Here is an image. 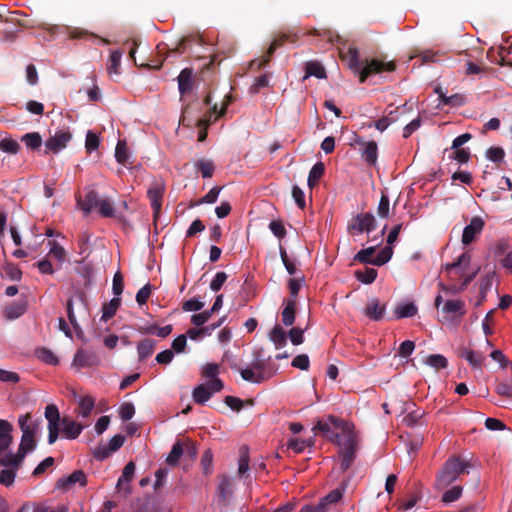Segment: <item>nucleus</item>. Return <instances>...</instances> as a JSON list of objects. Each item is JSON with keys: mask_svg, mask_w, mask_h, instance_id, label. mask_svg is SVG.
Segmentation results:
<instances>
[{"mask_svg": "<svg viewBox=\"0 0 512 512\" xmlns=\"http://www.w3.org/2000/svg\"><path fill=\"white\" fill-rule=\"evenodd\" d=\"M484 221L481 217L475 216L470 220V223L464 228L462 234V243L469 245L475 238L480 235L484 228Z\"/></svg>", "mask_w": 512, "mask_h": 512, "instance_id": "nucleus-9", "label": "nucleus"}, {"mask_svg": "<svg viewBox=\"0 0 512 512\" xmlns=\"http://www.w3.org/2000/svg\"><path fill=\"white\" fill-rule=\"evenodd\" d=\"M76 484H78L81 487L86 486L87 477L83 470H76L70 475L58 479L56 486L57 488L67 491Z\"/></svg>", "mask_w": 512, "mask_h": 512, "instance_id": "nucleus-10", "label": "nucleus"}, {"mask_svg": "<svg viewBox=\"0 0 512 512\" xmlns=\"http://www.w3.org/2000/svg\"><path fill=\"white\" fill-rule=\"evenodd\" d=\"M505 152L501 147H490L486 151V157L494 162V163H500L504 159Z\"/></svg>", "mask_w": 512, "mask_h": 512, "instance_id": "nucleus-55", "label": "nucleus"}, {"mask_svg": "<svg viewBox=\"0 0 512 512\" xmlns=\"http://www.w3.org/2000/svg\"><path fill=\"white\" fill-rule=\"evenodd\" d=\"M50 251L49 254L54 256L59 262H63L66 257L65 249L55 241H49Z\"/></svg>", "mask_w": 512, "mask_h": 512, "instance_id": "nucleus-56", "label": "nucleus"}, {"mask_svg": "<svg viewBox=\"0 0 512 512\" xmlns=\"http://www.w3.org/2000/svg\"><path fill=\"white\" fill-rule=\"evenodd\" d=\"M417 307L414 303L408 302L404 304H399L394 309V316L396 319L413 317L417 314Z\"/></svg>", "mask_w": 512, "mask_h": 512, "instance_id": "nucleus-26", "label": "nucleus"}, {"mask_svg": "<svg viewBox=\"0 0 512 512\" xmlns=\"http://www.w3.org/2000/svg\"><path fill=\"white\" fill-rule=\"evenodd\" d=\"M343 496V490L340 488L334 489L329 492L325 497L320 500V505H323V510L327 512L328 506L337 503Z\"/></svg>", "mask_w": 512, "mask_h": 512, "instance_id": "nucleus-40", "label": "nucleus"}, {"mask_svg": "<svg viewBox=\"0 0 512 512\" xmlns=\"http://www.w3.org/2000/svg\"><path fill=\"white\" fill-rule=\"evenodd\" d=\"M291 365L295 368L301 369V370H308L310 361L307 354H299L292 360Z\"/></svg>", "mask_w": 512, "mask_h": 512, "instance_id": "nucleus-62", "label": "nucleus"}, {"mask_svg": "<svg viewBox=\"0 0 512 512\" xmlns=\"http://www.w3.org/2000/svg\"><path fill=\"white\" fill-rule=\"evenodd\" d=\"M183 454L184 444L178 440L172 446V449L166 458V463L170 466H177Z\"/></svg>", "mask_w": 512, "mask_h": 512, "instance_id": "nucleus-30", "label": "nucleus"}, {"mask_svg": "<svg viewBox=\"0 0 512 512\" xmlns=\"http://www.w3.org/2000/svg\"><path fill=\"white\" fill-rule=\"evenodd\" d=\"M269 229L279 239H283L286 236V228L281 220L271 221Z\"/></svg>", "mask_w": 512, "mask_h": 512, "instance_id": "nucleus-57", "label": "nucleus"}, {"mask_svg": "<svg viewBox=\"0 0 512 512\" xmlns=\"http://www.w3.org/2000/svg\"><path fill=\"white\" fill-rule=\"evenodd\" d=\"M188 41V38L183 37L178 42L177 46L173 49H169L165 43H160L157 45V52L159 55H165V57H168L170 53H183L184 46L186 42Z\"/></svg>", "mask_w": 512, "mask_h": 512, "instance_id": "nucleus-39", "label": "nucleus"}, {"mask_svg": "<svg viewBox=\"0 0 512 512\" xmlns=\"http://www.w3.org/2000/svg\"><path fill=\"white\" fill-rule=\"evenodd\" d=\"M424 363L436 370L444 369L448 365L447 359L440 354H431L425 357Z\"/></svg>", "mask_w": 512, "mask_h": 512, "instance_id": "nucleus-41", "label": "nucleus"}, {"mask_svg": "<svg viewBox=\"0 0 512 512\" xmlns=\"http://www.w3.org/2000/svg\"><path fill=\"white\" fill-rule=\"evenodd\" d=\"M377 274V270L374 268H365L363 271H355L356 279L364 284L373 283L377 277Z\"/></svg>", "mask_w": 512, "mask_h": 512, "instance_id": "nucleus-42", "label": "nucleus"}, {"mask_svg": "<svg viewBox=\"0 0 512 512\" xmlns=\"http://www.w3.org/2000/svg\"><path fill=\"white\" fill-rule=\"evenodd\" d=\"M72 135L69 131L60 130L57 131L53 136L45 142V154L52 152L57 154L63 148L67 146V143L71 140Z\"/></svg>", "mask_w": 512, "mask_h": 512, "instance_id": "nucleus-8", "label": "nucleus"}, {"mask_svg": "<svg viewBox=\"0 0 512 512\" xmlns=\"http://www.w3.org/2000/svg\"><path fill=\"white\" fill-rule=\"evenodd\" d=\"M102 199L99 198L98 193L95 190H90L85 195L83 201H78V204L81 206V209L86 213H90L93 208L99 206V203Z\"/></svg>", "mask_w": 512, "mask_h": 512, "instance_id": "nucleus-20", "label": "nucleus"}, {"mask_svg": "<svg viewBox=\"0 0 512 512\" xmlns=\"http://www.w3.org/2000/svg\"><path fill=\"white\" fill-rule=\"evenodd\" d=\"M100 139L97 134L88 131L86 135L85 148L88 153L96 150L99 147Z\"/></svg>", "mask_w": 512, "mask_h": 512, "instance_id": "nucleus-54", "label": "nucleus"}, {"mask_svg": "<svg viewBox=\"0 0 512 512\" xmlns=\"http://www.w3.org/2000/svg\"><path fill=\"white\" fill-rule=\"evenodd\" d=\"M212 463H213V453L210 449L204 451L201 457V465L203 471L206 475L210 474L212 471Z\"/></svg>", "mask_w": 512, "mask_h": 512, "instance_id": "nucleus-59", "label": "nucleus"}, {"mask_svg": "<svg viewBox=\"0 0 512 512\" xmlns=\"http://www.w3.org/2000/svg\"><path fill=\"white\" fill-rule=\"evenodd\" d=\"M134 473H135V464L133 461H130L125 465V467L122 471V474L117 481V488L125 489L124 488L125 484H128L133 479Z\"/></svg>", "mask_w": 512, "mask_h": 512, "instance_id": "nucleus-32", "label": "nucleus"}, {"mask_svg": "<svg viewBox=\"0 0 512 512\" xmlns=\"http://www.w3.org/2000/svg\"><path fill=\"white\" fill-rule=\"evenodd\" d=\"M4 271L13 281H20L22 277V271L13 263H7L4 267Z\"/></svg>", "mask_w": 512, "mask_h": 512, "instance_id": "nucleus-58", "label": "nucleus"}, {"mask_svg": "<svg viewBox=\"0 0 512 512\" xmlns=\"http://www.w3.org/2000/svg\"><path fill=\"white\" fill-rule=\"evenodd\" d=\"M164 192L165 184L161 180L154 181L148 188L147 197L150 200L151 208L153 210L154 221H157L160 215Z\"/></svg>", "mask_w": 512, "mask_h": 512, "instance_id": "nucleus-6", "label": "nucleus"}, {"mask_svg": "<svg viewBox=\"0 0 512 512\" xmlns=\"http://www.w3.org/2000/svg\"><path fill=\"white\" fill-rule=\"evenodd\" d=\"M154 349H155V341L150 338H146V339L142 340L141 342H139V344L137 346L139 360L142 361V360H145L146 358H148L150 355H152V353L154 352Z\"/></svg>", "mask_w": 512, "mask_h": 512, "instance_id": "nucleus-31", "label": "nucleus"}, {"mask_svg": "<svg viewBox=\"0 0 512 512\" xmlns=\"http://www.w3.org/2000/svg\"><path fill=\"white\" fill-rule=\"evenodd\" d=\"M342 60L347 62L348 67L355 73L360 75L362 63L359 57V51L356 47H349L346 53L341 54Z\"/></svg>", "mask_w": 512, "mask_h": 512, "instance_id": "nucleus-16", "label": "nucleus"}, {"mask_svg": "<svg viewBox=\"0 0 512 512\" xmlns=\"http://www.w3.org/2000/svg\"><path fill=\"white\" fill-rule=\"evenodd\" d=\"M470 467V463L463 460L460 456L453 455L449 457L442 469L437 473L435 480V488L438 490L445 489L457 478L466 472V469Z\"/></svg>", "mask_w": 512, "mask_h": 512, "instance_id": "nucleus-3", "label": "nucleus"}, {"mask_svg": "<svg viewBox=\"0 0 512 512\" xmlns=\"http://www.w3.org/2000/svg\"><path fill=\"white\" fill-rule=\"evenodd\" d=\"M195 168L201 173L203 178H211L215 170L214 163L203 158L195 163Z\"/></svg>", "mask_w": 512, "mask_h": 512, "instance_id": "nucleus-38", "label": "nucleus"}, {"mask_svg": "<svg viewBox=\"0 0 512 512\" xmlns=\"http://www.w3.org/2000/svg\"><path fill=\"white\" fill-rule=\"evenodd\" d=\"M364 149L362 151V158L369 164L375 165L378 157V147L375 141L363 142Z\"/></svg>", "mask_w": 512, "mask_h": 512, "instance_id": "nucleus-22", "label": "nucleus"}, {"mask_svg": "<svg viewBox=\"0 0 512 512\" xmlns=\"http://www.w3.org/2000/svg\"><path fill=\"white\" fill-rule=\"evenodd\" d=\"M249 469L248 447L242 446L239 450L238 475L243 476Z\"/></svg>", "mask_w": 512, "mask_h": 512, "instance_id": "nucleus-44", "label": "nucleus"}, {"mask_svg": "<svg viewBox=\"0 0 512 512\" xmlns=\"http://www.w3.org/2000/svg\"><path fill=\"white\" fill-rule=\"evenodd\" d=\"M442 313L444 314H458L459 318L462 317L466 311H465V303L464 301L457 299V300H448L444 303V305L441 308Z\"/></svg>", "mask_w": 512, "mask_h": 512, "instance_id": "nucleus-19", "label": "nucleus"}, {"mask_svg": "<svg viewBox=\"0 0 512 512\" xmlns=\"http://www.w3.org/2000/svg\"><path fill=\"white\" fill-rule=\"evenodd\" d=\"M16 476V469L9 468L0 471V483L3 486L9 487L14 483Z\"/></svg>", "mask_w": 512, "mask_h": 512, "instance_id": "nucleus-53", "label": "nucleus"}, {"mask_svg": "<svg viewBox=\"0 0 512 512\" xmlns=\"http://www.w3.org/2000/svg\"><path fill=\"white\" fill-rule=\"evenodd\" d=\"M329 420L336 428H340L342 433L345 435V441L343 442L344 447L340 450V469L342 472H346L351 467L356 457L357 443L354 425L338 417H330Z\"/></svg>", "mask_w": 512, "mask_h": 512, "instance_id": "nucleus-2", "label": "nucleus"}, {"mask_svg": "<svg viewBox=\"0 0 512 512\" xmlns=\"http://www.w3.org/2000/svg\"><path fill=\"white\" fill-rule=\"evenodd\" d=\"M37 357L44 363L50 365H57L59 360L56 355L47 348H41L36 351Z\"/></svg>", "mask_w": 512, "mask_h": 512, "instance_id": "nucleus-49", "label": "nucleus"}, {"mask_svg": "<svg viewBox=\"0 0 512 512\" xmlns=\"http://www.w3.org/2000/svg\"><path fill=\"white\" fill-rule=\"evenodd\" d=\"M219 497L226 500L232 494V481L226 476L222 475L218 485Z\"/></svg>", "mask_w": 512, "mask_h": 512, "instance_id": "nucleus-43", "label": "nucleus"}, {"mask_svg": "<svg viewBox=\"0 0 512 512\" xmlns=\"http://www.w3.org/2000/svg\"><path fill=\"white\" fill-rule=\"evenodd\" d=\"M121 304V299L118 297H115L111 299L108 303L103 305L102 311V317L101 320L108 321L111 319L117 312L119 306Z\"/></svg>", "mask_w": 512, "mask_h": 512, "instance_id": "nucleus-33", "label": "nucleus"}, {"mask_svg": "<svg viewBox=\"0 0 512 512\" xmlns=\"http://www.w3.org/2000/svg\"><path fill=\"white\" fill-rule=\"evenodd\" d=\"M178 89L181 95L187 94L193 88V69L184 68L177 77Z\"/></svg>", "mask_w": 512, "mask_h": 512, "instance_id": "nucleus-15", "label": "nucleus"}, {"mask_svg": "<svg viewBox=\"0 0 512 512\" xmlns=\"http://www.w3.org/2000/svg\"><path fill=\"white\" fill-rule=\"evenodd\" d=\"M288 39H289V36L286 34H282V35L276 37L270 44L266 54L258 62V66H257L258 69L265 67L270 62V59H271L272 55L274 54V52L276 51V49L278 47L282 46Z\"/></svg>", "mask_w": 512, "mask_h": 512, "instance_id": "nucleus-18", "label": "nucleus"}, {"mask_svg": "<svg viewBox=\"0 0 512 512\" xmlns=\"http://www.w3.org/2000/svg\"><path fill=\"white\" fill-rule=\"evenodd\" d=\"M226 280H227V274L225 272H223V271L217 272L210 283L211 290L214 292L219 291L222 288V286Z\"/></svg>", "mask_w": 512, "mask_h": 512, "instance_id": "nucleus-61", "label": "nucleus"}, {"mask_svg": "<svg viewBox=\"0 0 512 512\" xmlns=\"http://www.w3.org/2000/svg\"><path fill=\"white\" fill-rule=\"evenodd\" d=\"M470 261L471 255L468 252H463L456 261L447 263L444 269L447 273H451L453 270H456V274L463 277L465 268L469 265Z\"/></svg>", "mask_w": 512, "mask_h": 512, "instance_id": "nucleus-14", "label": "nucleus"}, {"mask_svg": "<svg viewBox=\"0 0 512 512\" xmlns=\"http://www.w3.org/2000/svg\"><path fill=\"white\" fill-rule=\"evenodd\" d=\"M36 447V440L33 437L25 435L22 433L21 442L19 445V451L26 455L28 452H31Z\"/></svg>", "mask_w": 512, "mask_h": 512, "instance_id": "nucleus-50", "label": "nucleus"}, {"mask_svg": "<svg viewBox=\"0 0 512 512\" xmlns=\"http://www.w3.org/2000/svg\"><path fill=\"white\" fill-rule=\"evenodd\" d=\"M95 406V399L92 396H83L79 399L78 415L82 418L88 417Z\"/></svg>", "mask_w": 512, "mask_h": 512, "instance_id": "nucleus-28", "label": "nucleus"}, {"mask_svg": "<svg viewBox=\"0 0 512 512\" xmlns=\"http://www.w3.org/2000/svg\"><path fill=\"white\" fill-rule=\"evenodd\" d=\"M18 424L23 434L35 438V435L40 430L42 420L37 419L33 421L31 414L26 413L19 416Z\"/></svg>", "mask_w": 512, "mask_h": 512, "instance_id": "nucleus-11", "label": "nucleus"}, {"mask_svg": "<svg viewBox=\"0 0 512 512\" xmlns=\"http://www.w3.org/2000/svg\"><path fill=\"white\" fill-rule=\"evenodd\" d=\"M376 247L371 246L365 249L360 250L354 257L355 261H358L362 264H372L375 266H382L386 264L393 255V248L390 246L384 247L376 257H373L375 254Z\"/></svg>", "mask_w": 512, "mask_h": 512, "instance_id": "nucleus-4", "label": "nucleus"}, {"mask_svg": "<svg viewBox=\"0 0 512 512\" xmlns=\"http://www.w3.org/2000/svg\"><path fill=\"white\" fill-rule=\"evenodd\" d=\"M25 456L26 455H24L18 450L16 454L9 453L5 457L0 459V464L4 466H13L15 467L14 469H17L18 466L22 463Z\"/></svg>", "mask_w": 512, "mask_h": 512, "instance_id": "nucleus-46", "label": "nucleus"}, {"mask_svg": "<svg viewBox=\"0 0 512 512\" xmlns=\"http://www.w3.org/2000/svg\"><path fill=\"white\" fill-rule=\"evenodd\" d=\"M452 154L449 156L451 159L456 160L460 164L467 163L470 160L471 154L467 148H452Z\"/></svg>", "mask_w": 512, "mask_h": 512, "instance_id": "nucleus-48", "label": "nucleus"}, {"mask_svg": "<svg viewBox=\"0 0 512 512\" xmlns=\"http://www.w3.org/2000/svg\"><path fill=\"white\" fill-rule=\"evenodd\" d=\"M12 425L6 421L0 419V452L7 449L12 442Z\"/></svg>", "mask_w": 512, "mask_h": 512, "instance_id": "nucleus-21", "label": "nucleus"}, {"mask_svg": "<svg viewBox=\"0 0 512 512\" xmlns=\"http://www.w3.org/2000/svg\"><path fill=\"white\" fill-rule=\"evenodd\" d=\"M325 173V165L323 162H317L313 165L311 168L309 175H308V186L312 189L314 188L319 180L323 177Z\"/></svg>", "mask_w": 512, "mask_h": 512, "instance_id": "nucleus-25", "label": "nucleus"}, {"mask_svg": "<svg viewBox=\"0 0 512 512\" xmlns=\"http://www.w3.org/2000/svg\"><path fill=\"white\" fill-rule=\"evenodd\" d=\"M306 75L305 78L309 76H315L318 79L326 78V72L321 63L316 61H309L305 66Z\"/></svg>", "mask_w": 512, "mask_h": 512, "instance_id": "nucleus-34", "label": "nucleus"}, {"mask_svg": "<svg viewBox=\"0 0 512 512\" xmlns=\"http://www.w3.org/2000/svg\"><path fill=\"white\" fill-rule=\"evenodd\" d=\"M95 364V357L91 353L78 350L73 359V365L77 367H89Z\"/></svg>", "mask_w": 512, "mask_h": 512, "instance_id": "nucleus-27", "label": "nucleus"}, {"mask_svg": "<svg viewBox=\"0 0 512 512\" xmlns=\"http://www.w3.org/2000/svg\"><path fill=\"white\" fill-rule=\"evenodd\" d=\"M386 306L381 305L377 298L370 299L364 309V314L373 321H379L383 318Z\"/></svg>", "mask_w": 512, "mask_h": 512, "instance_id": "nucleus-13", "label": "nucleus"}, {"mask_svg": "<svg viewBox=\"0 0 512 512\" xmlns=\"http://www.w3.org/2000/svg\"><path fill=\"white\" fill-rule=\"evenodd\" d=\"M211 392L207 385L200 384L193 390V399L197 404L203 405L211 398Z\"/></svg>", "mask_w": 512, "mask_h": 512, "instance_id": "nucleus-36", "label": "nucleus"}, {"mask_svg": "<svg viewBox=\"0 0 512 512\" xmlns=\"http://www.w3.org/2000/svg\"><path fill=\"white\" fill-rule=\"evenodd\" d=\"M462 491L463 489L461 486H454L443 494L442 501L444 503L457 501L461 497Z\"/></svg>", "mask_w": 512, "mask_h": 512, "instance_id": "nucleus-52", "label": "nucleus"}, {"mask_svg": "<svg viewBox=\"0 0 512 512\" xmlns=\"http://www.w3.org/2000/svg\"><path fill=\"white\" fill-rule=\"evenodd\" d=\"M27 309L25 302H13L5 307L4 316L8 320H14L22 316Z\"/></svg>", "mask_w": 512, "mask_h": 512, "instance_id": "nucleus-23", "label": "nucleus"}, {"mask_svg": "<svg viewBox=\"0 0 512 512\" xmlns=\"http://www.w3.org/2000/svg\"><path fill=\"white\" fill-rule=\"evenodd\" d=\"M135 414V408L132 403H124L121 405L119 415L123 421L130 420Z\"/></svg>", "mask_w": 512, "mask_h": 512, "instance_id": "nucleus-63", "label": "nucleus"}, {"mask_svg": "<svg viewBox=\"0 0 512 512\" xmlns=\"http://www.w3.org/2000/svg\"><path fill=\"white\" fill-rule=\"evenodd\" d=\"M115 158L118 163L126 164L129 158L127 145L124 141H118L115 149Z\"/></svg>", "mask_w": 512, "mask_h": 512, "instance_id": "nucleus-51", "label": "nucleus"}, {"mask_svg": "<svg viewBox=\"0 0 512 512\" xmlns=\"http://www.w3.org/2000/svg\"><path fill=\"white\" fill-rule=\"evenodd\" d=\"M395 68L396 66L393 62H382L380 60L373 59L367 62L360 71L359 82L364 83L371 74L380 73L383 71L391 72L394 71Z\"/></svg>", "mask_w": 512, "mask_h": 512, "instance_id": "nucleus-7", "label": "nucleus"}, {"mask_svg": "<svg viewBox=\"0 0 512 512\" xmlns=\"http://www.w3.org/2000/svg\"><path fill=\"white\" fill-rule=\"evenodd\" d=\"M376 228V219L372 213H360L352 218L348 224V232L351 235L370 233Z\"/></svg>", "mask_w": 512, "mask_h": 512, "instance_id": "nucleus-5", "label": "nucleus"}, {"mask_svg": "<svg viewBox=\"0 0 512 512\" xmlns=\"http://www.w3.org/2000/svg\"><path fill=\"white\" fill-rule=\"evenodd\" d=\"M0 150L9 154H17L20 150L19 143L11 138H4L0 140Z\"/></svg>", "mask_w": 512, "mask_h": 512, "instance_id": "nucleus-47", "label": "nucleus"}, {"mask_svg": "<svg viewBox=\"0 0 512 512\" xmlns=\"http://www.w3.org/2000/svg\"><path fill=\"white\" fill-rule=\"evenodd\" d=\"M458 356L464 358L473 369H481L485 356L480 351H474L466 347L458 349Z\"/></svg>", "mask_w": 512, "mask_h": 512, "instance_id": "nucleus-12", "label": "nucleus"}, {"mask_svg": "<svg viewBox=\"0 0 512 512\" xmlns=\"http://www.w3.org/2000/svg\"><path fill=\"white\" fill-rule=\"evenodd\" d=\"M240 374L243 380L257 384L268 380L273 375V373H269V375L257 374L252 368L240 369Z\"/></svg>", "mask_w": 512, "mask_h": 512, "instance_id": "nucleus-29", "label": "nucleus"}, {"mask_svg": "<svg viewBox=\"0 0 512 512\" xmlns=\"http://www.w3.org/2000/svg\"><path fill=\"white\" fill-rule=\"evenodd\" d=\"M99 213L103 217H115V210L112 203L107 199H102L99 203Z\"/></svg>", "mask_w": 512, "mask_h": 512, "instance_id": "nucleus-60", "label": "nucleus"}, {"mask_svg": "<svg viewBox=\"0 0 512 512\" xmlns=\"http://www.w3.org/2000/svg\"><path fill=\"white\" fill-rule=\"evenodd\" d=\"M152 292L150 284L144 285L136 294V301L139 305H143L147 302Z\"/></svg>", "mask_w": 512, "mask_h": 512, "instance_id": "nucleus-64", "label": "nucleus"}, {"mask_svg": "<svg viewBox=\"0 0 512 512\" xmlns=\"http://www.w3.org/2000/svg\"><path fill=\"white\" fill-rule=\"evenodd\" d=\"M122 53L118 50H114L110 54L109 62L107 65V71L109 75L118 74L121 63Z\"/></svg>", "mask_w": 512, "mask_h": 512, "instance_id": "nucleus-45", "label": "nucleus"}, {"mask_svg": "<svg viewBox=\"0 0 512 512\" xmlns=\"http://www.w3.org/2000/svg\"><path fill=\"white\" fill-rule=\"evenodd\" d=\"M296 299H285L284 300V308L281 312L282 323L285 326H292L295 322V314H296Z\"/></svg>", "mask_w": 512, "mask_h": 512, "instance_id": "nucleus-17", "label": "nucleus"}, {"mask_svg": "<svg viewBox=\"0 0 512 512\" xmlns=\"http://www.w3.org/2000/svg\"><path fill=\"white\" fill-rule=\"evenodd\" d=\"M269 339L274 343L276 349H280L286 345L287 334L280 325H275L269 332Z\"/></svg>", "mask_w": 512, "mask_h": 512, "instance_id": "nucleus-24", "label": "nucleus"}, {"mask_svg": "<svg viewBox=\"0 0 512 512\" xmlns=\"http://www.w3.org/2000/svg\"><path fill=\"white\" fill-rule=\"evenodd\" d=\"M172 332V325L158 327L157 325H149L141 329V333L156 335L161 338L167 337Z\"/></svg>", "mask_w": 512, "mask_h": 512, "instance_id": "nucleus-35", "label": "nucleus"}, {"mask_svg": "<svg viewBox=\"0 0 512 512\" xmlns=\"http://www.w3.org/2000/svg\"><path fill=\"white\" fill-rule=\"evenodd\" d=\"M45 418L48 422V444H54L62 426L63 435L67 439H76L84 429V425L71 420L69 417H60V412L55 404H48L45 408Z\"/></svg>", "mask_w": 512, "mask_h": 512, "instance_id": "nucleus-1", "label": "nucleus"}, {"mask_svg": "<svg viewBox=\"0 0 512 512\" xmlns=\"http://www.w3.org/2000/svg\"><path fill=\"white\" fill-rule=\"evenodd\" d=\"M21 141L31 150H37L42 145V137L38 132L26 133L22 136Z\"/></svg>", "mask_w": 512, "mask_h": 512, "instance_id": "nucleus-37", "label": "nucleus"}]
</instances>
